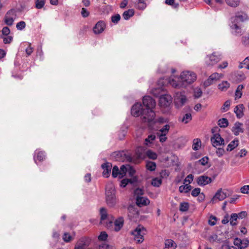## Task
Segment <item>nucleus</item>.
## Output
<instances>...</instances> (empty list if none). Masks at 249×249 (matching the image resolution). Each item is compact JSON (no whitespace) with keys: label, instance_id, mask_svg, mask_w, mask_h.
Here are the masks:
<instances>
[{"label":"nucleus","instance_id":"1","mask_svg":"<svg viewBox=\"0 0 249 249\" xmlns=\"http://www.w3.org/2000/svg\"><path fill=\"white\" fill-rule=\"evenodd\" d=\"M196 75L192 71H182L179 76H174L168 79V83L174 88H185L196 80Z\"/></svg>","mask_w":249,"mask_h":249},{"label":"nucleus","instance_id":"2","mask_svg":"<svg viewBox=\"0 0 249 249\" xmlns=\"http://www.w3.org/2000/svg\"><path fill=\"white\" fill-rule=\"evenodd\" d=\"M249 19L248 15L243 12H238L231 18V27L236 36H240L243 33L241 23Z\"/></svg>","mask_w":249,"mask_h":249},{"label":"nucleus","instance_id":"3","mask_svg":"<svg viewBox=\"0 0 249 249\" xmlns=\"http://www.w3.org/2000/svg\"><path fill=\"white\" fill-rule=\"evenodd\" d=\"M142 103L143 106L145 107L146 112L148 113L147 117V114H143V118L145 122H152L154 121L155 117V113L153 109L155 107L156 102L149 96H145L143 98Z\"/></svg>","mask_w":249,"mask_h":249},{"label":"nucleus","instance_id":"4","mask_svg":"<svg viewBox=\"0 0 249 249\" xmlns=\"http://www.w3.org/2000/svg\"><path fill=\"white\" fill-rule=\"evenodd\" d=\"M115 189L112 184H109L106 187V195L107 204L111 207H114L116 203Z\"/></svg>","mask_w":249,"mask_h":249},{"label":"nucleus","instance_id":"5","mask_svg":"<svg viewBox=\"0 0 249 249\" xmlns=\"http://www.w3.org/2000/svg\"><path fill=\"white\" fill-rule=\"evenodd\" d=\"M145 229L142 225H139L134 230L130 232L133 236L135 241L138 244H141L144 240L143 236L145 234Z\"/></svg>","mask_w":249,"mask_h":249},{"label":"nucleus","instance_id":"6","mask_svg":"<svg viewBox=\"0 0 249 249\" xmlns=\"http://www.w3.org/2000/svg\"><path fill=\"white\" fill-rule=\"evenodd\" d=\"M146 113L147 117L148 116V113L146 112V110L145 108H142V106L141 104L137 103L133 106L131 108V113L134 116H141L142 121L143 123H145L143 117V114Z\"/></svg>","mask_w":249,"mask_h":249},{"label":"nucleus","instance_id":"7","mask_svg":"<svg viewBox=\"0 0 249 249\" xmlns=\"http://www.w3.org/2000/svg\"><path fill=\"white\" fill-rule=\"evenodd\" d=\"M174 98L175 105L178 108L184 105L187 101L184 91L176 92Z\"/></svg>","mask_w":249,"mask_h":249},{"label":"nucleus","instance_id":"8","mask_svg":"<svg viewBox=\"0 0 249 249\" xmlns=\"http://www.w3.org/2000/svg\"><path fill=\"white\" fill-rule=\"evenodd\" d=\"M172 102V98L169 94H164L160 96L159 104L161 108L169 107Z\"/></svg>","mask_w":249,"mask_h":249},{"label":"nucleus","instance_id":"9","mask_svg":"<svg viewBox=\"0 0 249 249\" xmlns=\"http://www.w3.org/2000/svg\"><path fill=\"white\" fill-rule=\"evenodd\" d=\"M16 17L17 14L15 10L11 9L9 10L4 17V21L5 23L8 26H12Z\"/></svg>","mask_w":249,"mask_h":249},{"label":"nucleus","instance_id":"10","mask_svg":"<svg viewBox=\"0 0 249 249\" xmlns=\"http://www.w3.org/2000/svg\"><path fill=\"white\" fill-rule=\"evenodd\" d=\"M221 59L220 55H217L215 53L208 55L205 59V64L208 66H212L217 63Z\"/></svg>","mask_w":249,"mask_h":249},{"label":"nucleus","instance_id":"11","mask_svg":"<svg viewBox=\"0 0 249 249\" xmlns=\"http://www.w3.org/2000/svg\"><path fill=\"white\" fill-rule=\"evenodd\" d=\"M223 76L224 75L223 74L214 72L212 74L207 80L204 82V85L206 87H208L220 79L222 78Z\"/></svg>","mask_w":249,"mask_h":249},{"label":"nucleus","instance_id":"12","mask_svg":"<svg viewBox=\"0 0 249 249\" xmlns=\"http://www.w3.org/2000/svg\"><path fill=\"white\" fill-rule=\"evenodd\" d=\"M211 141L213 146L216 147L224 144V140L218 133L213 134L211 138Z\"/></svg>","mask_w":249,"mask_h":249},{"label":"nucleus","instance_id":"13","mask_svg":"<svg viewBox=\"0 0 249 249\" xmlns=\"http://www.w3.org/2000/svg\"><path fill=\"white\" fill-rule=\"evenodd\" d=\"M230 78L233 82L239 83L244 80L246 77L244 72L238 71L231 74Z\"/></svg>","mask_w":249,"mask_h":249},{"label":"nucleus","instance_id":"14","mask_svg":"<svg viewBox=\"0 0 249 249\" xmlns=\"http://www.w3.org/2000/svg\"><path fill=\"white\" fill-rule=\"evenodd\" d=\"M233 244L239 249H244L249 245V241L247 239L241 240L238 238H236L234 240Z\"/></svg>","mask_w":249,"mask_h":249},{"label":"nucleus","instance_id":"15","mask_svg":"<svg viewBox=\"0 0 249 249\" xmlns=\"http://www.w3.org/2000/svg\"><path fill=\"white\" fill-rule=\"evenodd\" d=\"M212 181V179L211 178L204 175L198 177L196 179L197 183L201 186H205L210 183Z\"/></svg>","mask_w":249,"mask_h":249},{"label":"nucleus","instance_id":"16","mask_svg":"<svg viewBox=\"0 0 249 249\" xmlns=\"http://www.w3.org/2000/svg\"><path fill=\"white\" fill-rule=\"evenodd\" d=\"M227 196V192L222 189H219L215 193L214 196L212 199V201L214 202L216 199L219 201H221L224 200Z\"/></svg>","mask_w":249,"mask_h":249},{"label":"nucleus","instance_id":"17","mask_svg":"<svg viewBox=\"0 0 249 249\" xmlns=\"http://www.w3.org/2000/svg\"><path fill=\"white\" fill-rule=\"evenodd\" d=\"M106 28V24L103 21H98L93 27V32L95 34L102 33Z\"/></svg>","mask_w":249,"mask_h":249},{"label":"nucleus","instance_id":"18","mask_svg":"<svg viewBox=\"0 0 249 249\" xmlns=\"http://www.w3.org/2000/svg\"><path fill=\"white\" fill-rule=\"evenodd\" d=\"M112 167V164L109 162H106L102 165V168L103 169V175L104 177H109Z\"/></svg>","mask_w":249,"mask_h":249},{"label":"nucleus","instance_id":"19","mask_svg":"<svg viewBox=\"0 0 249 249\" xmlns=\"http://www.w3.org/2000/svg\"><path fill=\"white\" fill-rule=\"evenodd\" d=\"M112 157L115 160L119 161H124L126 158V154L124 151L115 152L112 154Z\"/></svg>","mask_w":249,"mask_h":249},{"label":"nucleus","instance_id":"20","mask_svg":"<svg viewBox=\"0 0 249 249\" xmlns=\"http://www.w3.org/2000/svg\"><path fill=\"white\" fill-rule=\"evenodd\" d=\"M150 200L145 197L138 196L136 197V204L139 207H142L148 205Z\"/></svg>","mask_w":249,"mask_h":249},{"label":"nucleus","instance_id":"21","mask_svg":"<svg viewBox=\"0 0 249 249\" xmlns=\"http://www.w3.org/2000/svg\"><path fill=\"white\" fill-rule=\"evenodd\" d=\"M242 126L243 124L242 123L239 122H236L235 123L232 128V131L235 135H238L240 133L243 132V128Z\"/></svg>","mask_w":249,"mask_h":249},{"label":"nucleus","instance_id":"22","mask_svg":"<svg viewBox=\"0 0 249 249\" xmlns=\"http://www.w3.org/2000/svg\"><path fill=\"white\" fill-rule=\"evenodd\" d=\"M124 223V219L122 216L119 217L114 221V230L116 231H119L123 227Z\"/></svg>","mask_w":249,"mask_h":249},{"label":"nucleus","instance_id":"23","mask_svg":"<svg viewBox=\"0 0 249 249\" xmlns=\"http://www.w3.org/2000/svg\"><path fill=\"white\" fill-rule=\"evenodd\" d=\"M45 155L44 152L36 150L35 152L34 155V160L36 162V160H38L39 161L42 160L44 159H45Z\"/></svg>","mask_w":249,"mask_h":249},{"label":"nucleus","instance_id":"24","mask_svg":"<svg viewBox=\"0 0 249 249\" xmlns=\"http://www.w3.org/2000/svg\"><path fill=\"white\" fill-rule=\"evenodd\" d=\"M230 84L227 81H222L218 85V89L221 91H225L230 88Z\"/></svg>","mask_w":249,"mask_h":249},{"label":"nucleus","instance_id":"25","mask_svg":"<svg viewBox=\"0 0 249 249\" xmlns=\"http://www.w3.org/2000/svg\"><path fill=\"white\" fill-rule=\"evenodd\" d=\"M243 109L244 106L242 104L239 105L234 108V111L238 118H240L243 116Z\"/></svg>","mask_w":249,"mask_h":249},{"label":"nucleus","instance_id":"26","mask_svg":"<svg viewBox=\"0 0 249 249\" xmlns=\"http://www.w3.org/2000/svg\"><path fill=\"white\" fill-rule=\"evenodd\" d=\"M201 145V141L199 139H195L193 141L192 148L194 150L197 151L199 149Z\"/></svg>","mask_w":249,"mask_h":249},{"label":"nucleus","instance_id":"27","mask_svg":"<svg viewBox=\"0 0 249 249\" xmlns=\"http://www.w3.org/2000/svg\"><path fill=\"white\" fill-rule=\"evenodd\" d=\"M238 140L237 139H234L231 141L227 146V150L231 151L234 148L236 147L238 145Z\"/></svg>","mask_w":249,"mask_h":249},{"label":"nucleus","instance_id":"28","mask_svg":"<svg viewBox=\"0 0 249 249\" xmlns=\"http://www.w3.org/2000/svg\"><path fill=\"white\" fill-rule=\"evenodd\" d=\"M164 244L166 248H172V249H174L177 247L176 243L171 239L166 240Z\"/></svg>","mask_w":249,"mask_h":249},{"label":"nucleus","instance_id":"29","mask_svg":"<svg viewBox=\"0 0 249 249\" xmlns=\"http://www.w3.org/2000/svg\"><path fill=\"white\" fill-rule=\"evenodd\" d=\"M134 14V10L133 9H129L124 12L123 17L125 20H128Z\"/></svg>","mask_w":249,"mask_h":249},{"label":"nucleus","instance_id":"30","mask_svg":"<svg viewBox=\"0 0 249 249\" xmlns=\"http://www.w3.org/2000/svg\"><path fill=\"white\" fill-rule=\"evenodd\" d=\"M146 6V3L143 0H137L135 2V7L140 10L144 9Z\"/></svg>","mask_w":249,"mask_h":249},{"label":"nucleus","instance_id":"31","mask_svg":"<svg viewBox=\"0 0 249 249\" xmlns=\"http://www.w3.org/2000/svg\"><path fill=\"white\" fill-rule=\"evenodd\" d=\"M192 189V187L189 184H186L185 185H181L179 187V191L180 193H187Z\"/></svg>","mask_w":249,"mask_h":249},{"label":"nucleus","instance_id":"32","mask_svg":"<svg viewBox=\"0 0 249 249\" xmlns=\"http://www.w3.org/2000/svg\"><path fill=\"white\" fill-rule=\"evenodd\" d=\"M244 88V86L243 85H239L235 91V98H240L242 96V90Z\"/></svg>","mask_w":249,"mask_h":249},{"label":"nucleus","instance_id":"33","mask_svg":"<svg viewBox=\"0 0 249 249\" xmlns=\"http://www.w3.org/2000/svg\"><path fill=\"white\" fill-rule=\"evenodd\" d=\"M170 128V126L169 124H165L161 128H160L157 134L167 135Z\"/></svg>","mask_w":249,"mask_h":249},{"label":"nucleus","instance_id":"34","mask_svg":"<svg viewBox=\"0 0 249 249\" xmlns=\"http://www.w3.org/2000/svg\"><path fill=\"white\" fill-rule=\"evenodd\" d=\"M192 117L190 113H187L183 115L181 121L184 123L187 124L192 120Z\"/></svg>","mask_w":249,"mask_h":249},{"label":"nucleus","instance_id":"35","mask_svg":"<svg viewBox=\"0 0 249 249\" xmlns=\"http://www.w3.org/2000/svg\"><path fill=\"white\" fill-rule=\"evenodd\" d=\"M243 67L249 70V57H247L242 62L240 63L238 66L239 69H242Z\"/></svg>","mask_w":249,"mask_h":249},{"label":"nucleus","instance_id":"36","mask_svg":"<svg viewBox=\"0 0 249 249\" xmlns=\"http://www.w3.org/2000/svg\"><path fill=\"white\" fill-rule=\"evenodd\" d=\"M226 3L229 6L232 7H236L238 6L240 3L239 0H225Z\"/></svg>","mask_w":249,"mask_h":249},{"label":"nucleus","instance_id":"37","mask_svg":"<svg viewBox=\"0 0 249 249\" xmlns=\"http://www.w3.org/2000/svg\"><path fill=\"white\" fill-rule=\"evenodd\" d=\"M127 170V165H126V166L123 165L121 167L119 172L120 178H123L125 175Z\"/></svg>","mask_w":249,"mask_h":249},{"label":"nucleus","instance_id":"38","mask_svg":"<svg viewBox=\"0 0 249 249\" xmlns=\"http://www.w3.org/2000/svg\"><path fill=\"white\" fill-rule=\"evenodd\" d=\"M146 167L147 170L153 171L155 170L156 167V164L153 161H147L146 162Z\"/></svg>","mask_w":249,"mask_h":249},{"label":"nucleus","instance_id":"39","mask_svg":"<svg viewBox=\"0 0 249 249\" xmlns=\"http://www.w3.org/2000/svg\"><path fill=\"white\" fill-rule=\"evenodd\" d=\"M229 124L228 121L226 118H222L218 120V124L221 127H226Z\"/></svg>","mask_w":249,"mask_h":249},{"label":"nucleus","instance_id":"40","mask_svg":"<svg viewBox=\"0 0 249 249\" xmlns=\"http://www.w3.org/2000/svg\"><path fill=\"white\" fill-rule=\"evenodd\" d=\"M136 179L135 178H133L132 179H123L121 182V186L123 187H124L126 185L129 183H133L135 181H136Z\"/></svg>","mask_w":249,"mask_h":249},{"label":"nucleus","instance_id":"41","mask_svg":"<svg viewBox=\"0 0 249 249\" xmlns=\"http://www.w3.org/2000/svg\"><path fill=\"white\" fill-rule=\"evenodd\" d=\"M238 219L237 214L234 213H232L231 215V218L230 219V224L232 226H235L237 225L236 221Z\"/></svg>","mask_w":249,"mask_h":249},{"label":"nucleus","instance_id":"42","mask_svg":"<svg viewBox=\"0 0 249 249\" xmlns=\"http://www.w3.org/2000/svg\"><path fill=\"white\" fill-rule=\"evenodd\" d=\"M100 214L101 215V222L107 219V210L104 208H101L100 210Z\"/></svg>","mask_w":249,"mask_h":249},{"label":"nucleus","instance_id":"43","mask_svg":"<svg viewBox=\"0 0 249 249\" xmlns=\"http://www.w3.org/2000/svg\"><path fill=\"white\" fill-rule=\"evenodd\" d=\"M162 182L161 178H153L151 181V184L155 187H159Z\"/></svg>","mask_w":249,"mask_h":249},{"label":"nucleus","instance_id":"44","mask_svg":"<svg viewBox=\"0 0 249 249\" xmlns=\"http://www.w3.org/2000/svg\"><path fill=\"white\" fill-rule=\"evenodd\" d=\"M146 155L149 158L152 160H155L157 157V155L156 153L150 150H148L146 152Z\"/></svg>","mask_w":249,"mask_h":249},{"label":"nucleus","instance_id":"45","mask_svg":"<svg viewBox=\"0 0 249 249\" xmlns=\"http://www.w3.org/2000/svg\"><path fill=\"white\" fill-rule=\"evenodd\" d=\"M231 105V102L229 100L226 101L223 104L221 110L222 112H225L229 110Z\"/></svg>","mask_w":249,"mask_h":249},{"label":"nucleus","instance_id":"46","mask_svg":"<svg viewBox=\"0 0 249 249\" xmlns=\"http://www.w3.org/2000/svg\"><path fill=\"white\" fill-rule=\"evenodd\" d=\"M189 204L187 202H182L180 204L179 210L181 212H186L188 210Z\"/></svg>","mask_w":249,"mask_h":249},{"label":"nucleus","instance_id":"47","mask_svg":"<svg viewBox=\"0 0 249 249\" xmlns=\"http://www.w3.org/2000/svg\"><path fill=\"white\" fill-rule=\"evenodd\" d=\"M0 38L3 39V42L4 44H9L13 39V37L9 35L0 36Z\"/></svg>","mask_w":249,"mask_h":249},{"label":"nucleus","instance_id":"48","mask_svg":"<svg viewBox=\"0 0 249 249\" xmlns=\"http://www.w3.org/2000/svg\"><path fill=\"white\" fill-rule=\"evenodd\" d=\"M120 170L117 166H114L112 168V176L114 178L118 177L119 178Z\"/></svg>","mask_w":249,"mask_h":249},{"label":"nucleus","instance_id":"49","mask_svg":"<svg viewBox=\"0 0 249 249\" xmlns=\"http://www.w3.org/2000/svg\"><path fill=\"white\" fill-rule=\"evenodd\" d=\"M136 153L139 158H142L144 157V148L143 147H138L137 149Z\"/></svg>","mask_w":249,"mask_h":249},{"label":"nucleus","instance_id":"50","mask_svg":"<svg viewBox=\"0 0 249 249\" xmlns=\"http://www.w3.org/2000/svg\"><path fill=\"white\" fill-rule=\"evenodd\" d=\"M202 91L200 88H196L194 90V97L196 98L200 97L202 95Z\"/></svg>","mask_w":249,"mask_h":249},{"label":"nucleus","instance_id":"51","mask_svg":"<svg viewBox=\"0 0 249 249\" xmlns=\"http://www.w3.org/2000/svg\"><path fill=\"white\" fill-rule=\"evenodd\" d=\"M45 4L44 0H36V7L37 9L42 8Z\"/></svg>","mask_w":249,"mask_h":249},{"label":"nucleus","instance_id":"52","mask_svg":"<svg viewBox=\"0 0 249 249\" xmlns=\"http://www.w3.org/2000/svg\"><path fill=\"white\" fill-rule=\"evenodd\" d=\"M121 17L119 14H117L111 17V21L115 24L117 23L120 20Z\"/></svg>","mask_w":249,"mask_h":249},{"label":"nucleus","instance_id":"53","mask_svg":"<svg viewBox=\"0 0 249 249\" xmlns=\"http://www.w3.org/2000/svg\"><path fill=\"white\" fill-rule=\"evenodd\" d=\"M26 23L23 21L18 22L16 25V27L18 30H22L25 28Z\"/></svg>","mask_w":249,"mask_h":249},{"label":"nucleus","instance_id":"54","mask_svg":"<svg viewBox=\"0 0 249 249\" xmlns=\"http://www.w3.org/2000/svg\"><path fill=\"white\" fill-rule=\"evenodd\" d=\"M242 42L246 46L249 45V33L242 37Z\"/></svg>","mask_w":249,"mask_h":249},{"label":"nucleus","instance_id":"55","mask_svg":"<svg viewBox=\"0 0 249 249\" xmlns=\"http://www.w3.org/2000/svg\"><path fill=\"white\" fill-rule=\"evenodd\" d=\"M127 172H128L129 176L131 177H134L135 174V169L129 165H127Z\"/></svg>","mask_w":249,"mask_h":249},{"label":"nucleus","instance_id":"56","mask_svg":"<svg viewBox=\"0 0 249 249\" xmlns=\"http://www.w3.org/2000/svg\"><path fill=\"white\" fill-rule=\"evenodd\" d=\"M10 30L8 27H4L1 30L2 35L0 36H8L10 34Z\"/></svg>","mask_w":249,"mask_h":249},{"label":"nucleus","instance_id":"57","mask_svg":"<svg viewBox=\"0 0 249 249\" xmlns=\"http://www.w3.org/2000/svg\"><path fill=\"white\" fill-rule=\"evenodd\" d=\"M200 189L199 188H196L192 190L191 195L193 196H197L200 194Z\"/></svg>","mask_w":249,"mask_h":249},{"label":"nucleus","instance_id":"58","mask_svg":"<svg viewBox=\"0 0 249 249\" xmlns=\"http://www.w3.org/2000/svg\"><path fill=\"white\" fill-rule=\"evenodd\" d=\"M193 178L194 176L192 174H189L186 177V178L184 180V183H185V182H188V184H189L193 180Z\"/></svg>","mask_w":249,"mask_h":249},{"label":"nucleus","instance_id":"59","mask_svg":"<svg viewBox=\"0 0 249 249\" xmlns=\"http://www.w3.org/2000/svg\"><path fill=\"white\" fill-rule=\"evenodd\" d=\"M155 139V136L154 135H150L145 139V142L146 145H148V143H151Z\"/></svg>","mask_w":249,"mask_h":249},{"label":"nucleus","instance_id":"60","mask_svg":"<svg viewBox=\"0 0 249 249\" xmlns=\"http://www.w3.org/2000/svg\"><path fill=\"white\" fill-rule=\"evenodd\" d=\"M240 190L243 194H249V185H244L241 188Z\"/></svg>","mask_w":249,"mask_h":249},{"label":"nucleus","instance_id":"61","mask_svg":"<svg viewBox=\"0 0 249 249\" xmlns=\"http://www.w3.org/2000/svg\"><path fill=\"white\" fill-rule=\"evenodd\" d=\"M107 234L106 232L103 231L101 233L100 235L98 237L99 240L105 241L107 239Z\"/></svg>","mask_w":249,"mask_h":249},{"label":"nucleus","instance_id":"62","mask_svg":"<svg viewBox=\"0 0 249 249\" xmlns=\"http://www.w3.org/2000/svg\"><path fill=\"white\" fill-rule=\"evenodd\" d=\"M143 194V190L140 188H137L134 191V195L135 196H142Z\"/></svg>","mask_w":249,"mask_h":249},{"label":"nucleus","instance_id":"63","mask_svg":"<svg viewBox=\"0 0 249 249\" xmlns=\"http://www.w3.org/2000/svg\"><path fill=\"white\" fill-rule=\"evenodd\" d=\"M63 238L65 242H68L71 240L72 237L70 235L69 233H65L63 235Z\"/></svg>","mask_w":249,"mask_h":249},{"label":"nucleus","instance_id":"64","mask_svg":"<svg viewBox=\"0 0 249 249\" xmlns=\"http://www.w3.org/2000/svg\"><path fill=\"white\" fill-rule=\"evenodd\" d=\"M99 249H112V247L106 243H103L99 246Z\"/></svg>","mask_w":249,"mask_h":249}]
</instances>
